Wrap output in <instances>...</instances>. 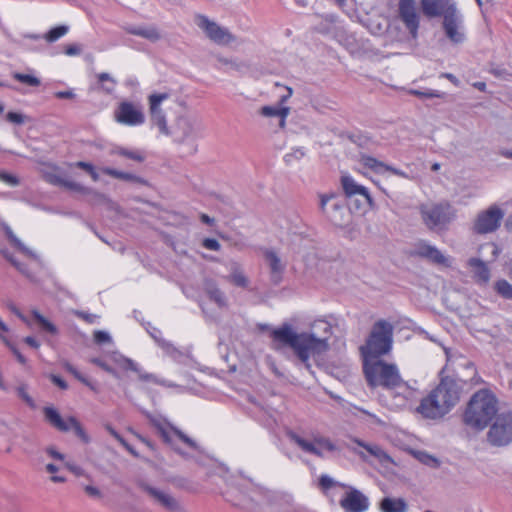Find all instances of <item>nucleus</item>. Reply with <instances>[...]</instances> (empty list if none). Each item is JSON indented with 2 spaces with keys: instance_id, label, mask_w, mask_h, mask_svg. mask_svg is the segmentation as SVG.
Masks as SVG:
<instances>
[{
  "instance_id": "nucleus-43",
  "label": "nucleus",
  "mask_w": 512,
  "mask_h": 512,
  "mask_svg": "<svg viewBox=\"0 0 512 512\" xmlns=\"http://www.w3.org/2000/svg\"><path fill=\"white\" fill-rule=\"evenodd\" d=\"M92 204H112V201L103 193L88 188L86 194Z\"/></svg>"
},
{
  "instance_id": "nucleus-1",
  "label": "nucleus",
  "mask_w": 512,
  "mask_h": 512,
  "mask_svg": "<svg viewBox=\"0 0 512 512\" xmlns=\"http://www.w3.org/2000/svg\"><path fill=\"white\" fill-rule=\"evenodd\" d=\"M332 335L331 324L323 319L315 320L309 332L297 333L285 323L271 332V347L277 352L290 348L298 360L311 371L310 357L319 356L329 349L328 340Z\"/></svg>"
},
{
  "instance_id": "nucleus-25",
  "label": "nucleus",
  "mask_w": 512,
  "mask_h": 512,
  "mask_svg": "<svg viewBox=\"0 0 512 512\" xmlns=\"http://www.w3.org/2000/svg\"><path fill=\"white\" fill-rule=\"evenodd\" d=\"M361 162L363 163V165L365 167L371 169L373 172H375L377 174H384L385 172H391L394 175H397V176H400L403 178H408V175L404 171L397 169L395 167H392L390 165H387V164L377 160L374 157L362 156Z\"/></svg>"
},
{
  "instance_id": "nucleus-33",
  "label": "nucleus",
  "mask_w": 512,
  "mask_h": 512,
  "mask_svg": "<svg viewBox=\"0 0 512 512\" xmlns=\"http://www.w3.org/2000/svg\"><path fill=\"white\" fill-rule=\"evenodd\" d=\"M354 442L364 448L370 456L378 459L379 461L388 460L389 456L387 453L377 444H369L360 439H354Z\"/></svg>"
},
{
  "instance_id": "nucleus-36",
  "label": "nucleus",
  "mask_w": 512,
  "mask_h": 512,
  "mask_svg": "<svg viewBox=\"0 0 512 512\" xmlns=\"http://www.w3.org/2000/svg\"><path fill=\"white\" fill-rule=\"evenodd\" d=\"M129 33L146 38L150 41H157L160 39V34L155 27H135L129 29Z\"/></svg>"
},
{
  "instance_id": "nucleus-10",
  "label": "nucleus",
  "mask_w": 512,
  "mask_h": 512,
  "mask_svg": "<svg viewBox=\"0 0 512 512\" xmlns=\"http://www.w3.org/2000/svg\"><path fill=\"white\" fill-rule=\"evenodd\" d=\"M320 210L325 217L335 226H343L348 216V211L343 200L335 194H321Z\"/></svg>"
},
{
  "instance_id": "nucleus-45",
  "label": "nucleus",
  "mask_w": 512,
  "mask_h": 512,
  "mask_svg": "<svg viewBox=\"0 0 512 512\" xmlns=\"http://www.w3.org/2000/svg\"><path fill=\"white\" fill-rule=\"evenodd\" d=\"M13 78L29 86H38L40 84L39 79L30 74L16 72L13 74Z\"/></svg>"
},
{
  "instance_id": "nucleus-57",
  "label": "nucleus",
  "mask_w": 512,
  "mask_h": 512,
  "mask_svg": "<svg viewBox=\"0 0 512 512\" xmlns=\"http://www.w3.org/2000/svg\"><path fill=\"white\" fill-rule=\"evenodd\" d=\"M84 490L91 497H96V498L101 497L100 490L95 486L87 485V486H85Z\"/></svg>"
},
{
  "instance_id": "nucleus-59",
  "label": "nucleus",
  "mask_w": 512,
  "mask_h": 512,
  "mask_svg": "<svg viewBox=\"0 0 512 512\" xmlns=\"http://www.w3.org/2000/svg\"><path fill=\"white\" fill-rule=\"evenodd\" d=\"M64 52L68 56H75L80 53V48L77 45H67Z\"/></svg>"
},
{
  "instance_id": "nucleus-14",
  "label": "nucleus",
  "mask_w": 512,
  "mask_h": 512,
  "mask_svg": "<svg viewBox=\"0 0 512 512\" xmlns=\"http://www.w3.org/2000/svg\"><path fill=\"white\" fill-rule=\"evenodd\" d=\"M195 21L198 27L206 33L207 37L218 45H227L234 40V36L227 29L210 21L204 15H197Z\"/></svg>"
},
{
  "instance_id": "nucleus-55",
  "label": "nucleus",
  "mask_w": 512,
  "mask_h": 512,
  "mask_svg": "<svg viewBox=\"0 0 512 512\" xmlns=\"http://www.w3.org/2000/svg\"><path fill=\"white\" fill-rule=\"evenodd\" d=\"M75 314L77 315V317L83 319L84 321H86L89 324L95 323V321L98 318L97 315L90 314V313H87V312H84V311H77Z\"/></svg>"
},
{
  "instance_id": "nucleus-63",
  "label": "nucleus",
  "mask_w": 512,
  "mask_h": 512,
  "mask_svg": "<svg viewBox=\"0 0 512 512\" xmlns=\"http://www.w3.org/2000/svg\"><path fill=\"white\" fill-rule=\"evenodd\" d=\"M24 342L27 345H29L30 347L35 348V349L39 348V346H40V343L32 336L25 337Z\"/></svg>"
},
{
  "instance_id": "nucleus-54",
  "label": "nucleus",
  "mask_w": 512,
  "mask_h": 512,
  "mask_svg": "<svg viewBox=\"0 0 512 512\" xmlns=\"http://www.w3.org/2000/svg\"><path fill=\"white\" fill-rule=\"evenodd\" d=\"M63 367L67 372L71 373L79 381L84 377L82 373H80L72 364L67 361L63 363Z\"/></svg>"
},
{
  "instance_id": "nucleus-60",
  "label": "nucleus",
  "mask_w": 512,
  "mask_h": 512,
  "mask_svg": "<svg viewBox=\"0 0 512 512\" xmlns=\"http://www.w3.org/2000/svg\"><path fill=\"white\" fill-rule=\"evenodd\" d=\"M11 351L13 352V354L15 355V357L17 358V360L21 363V364H26L27 360L26 358L22 355V353L13 345H10L8 344Z\"/></svg>"
},
{
  "instance_id": "nucleus-27",
  "label": "nucleus",
  "mask_w": 512,
  "mask_h": 512,
  "mask_svg": "<svg viewBox=\"0 0 512 512\" xmlns=\"http://www.w3.org/2000/svg\"><path fill=\"white\" fill-rule=\"evenodd\" d=\"M117 363L122 369L131 370V371L137 373L138 378L141 381H144V382H155L156 381V377L153 374L142 371L139 368L138 364L130 358L121 356L119 359H117Z\"/></svg>"
},
{
  "instance_id": "nucleus-11",
  "label": "nucleus",
  "mask_w": 512,
  "mask_h": 512,
  "mask_svg": "<svg viewBox=\"0 0 512 512\" xmlns=\"http://www.w3.org/2000/svg\"><path fill=\"white\" fill-rule=\"evenodd\" d=\"M503 217V210L497 205H491L477 215L473 224V231L477 234L492 233L500 227Z\"/></svg>"
},
{
  "instance_id": "nucleus-52",
  "label": "nucleus",
  "mask_w": 512,
  "mask_h": 512,
  "mask_svg": "<svg viewBox=\"0 0 512 512\" xmlns=\"http://www.w3.org/2000/svg\"><path fill=\"white\" fill-rule=\"evenodd\" d=\"M94 341L97 343V344H104V343H109L111 342V337L110 335L105 332V331H96L94 333Z\"/></svg>"
},
{
  "instance_id": "nucleus-4",
  "label": "nucleus",
  "mask_w": 512,
  "mask_h": 512,
  "mask_svg": "<svg viewBox=\"0 0 512 512\" xmlns=\"http://www.w3.org/2000/svg\"><path fill=\"white\" fill-rule=\"evenodd\" d=\"M423 15L427 18L445 17L456 9L451 0H420ZM398 17L413 39L418 36L420 15L416 0H399Z\"/></svg>"
},
{
  "instance_id": "nucleus-15",
  "label": "nucleus",
  "mask_w": 512,
  "mask_h": 512,
  "mask_svg": "<svg viewBox=\"0 0 512 512\" xmlns=\"http://www.w3.org/2000/svg\"><path fill=\"white\" fill-rule=\"evenodd\" d=\"M289 438L297 444L303 451L313 454L318 457H322L323 453L322 450L327 451H335L336 446L334 443L330 441V439L325 437H318L315 438L313 442L308 441L302 437H300L298 434L294 432L288 433Z\"/></svg>"
},
{
  "instance_id": "nucleus-48",
  "label": "nucleus",
  "mask_w": 512,
  "mask_h": 512,
  "mask_svg": "<svg viewBox=\"0 0 512 512\" xmlns=\"http://www.w3.org/2000/svg\"><path fill=\"white\" fill-rule=\"evenodd\" d=\"M0 180L9 186L15 187L19 185L20 181L17 176L10 174L6 171L0 170Z\"/></svg>"
},
{
  "instance_id": "nucleus-41",
  "label": "nucleus",
  "mask_w": 512,
  "mask_h": 512,
  "mask_svg": "<svg viewBox=\"0 0 512 512\" xmlns=\"http://www.w3.org/2000/svg\"><path fill=\"white\" fill-rule=\"evenodd\" d=\"M496 292L505 299H512V285L507 280H498L495 283Z\"/></svg>"
},
{
  "instance_id": "nucleus-18",
  "label": "nucleus",
  "mask_w": 512,
  "mask_h": 512,
  "mask_svg": "<svg viewBox=\"0 0 512 512\" xmlns=\"http://www.w3.org/2000/svg\"><path fill=\"white\" fill-rule=\"evenodd\" d=\"M348 491L340 499L339 504L345 512H365L369 508V500L361 491L348 485Z\"/></svg>"
},
{
  "instance_id": "nucleus-21",
  "label": "nucleus",
  "mask_w": 512,
  "mask_h": 512,
  "mask_svg": "<svg viewBox=\"0 0 512 512\" xmlns=\"http://www.w3.org/2000/svg\"><path fill=\"white\" fill-rule=\"evenodd\" d=\"M460 16L457 9L445 15L443 18V28L449 40L455 44H459L464 40V33L460 29Z\"/></svg>"
},
{
  "instance_id": "nucleus-35",
  "label": "nucleus",
  "mask_w": 512,
  "mask_h": 512,
  "mask_svg": "<svg viewBox=\"0 0 512 512\" xmlns=\"http://www.w3.org/2000/svg\"><path fill=\"white\" fill-rule=\"evenodd\" d=\"M264 256L266 261L268 262V265L273 276H279L284 270V266L282 265L280 258L272 250H267Z\"/></svg>"
},
{
  "instance_id": "nucleus-28",
  "label": "nucleus",
  "mask_w": 512,
  "mask_h": 512,
  "mask_svg": "<svg viewBox=\"0 0 512 512\" xmlns=\"http://www.w3.org/2000/svg\"><path fill=\"white\" fill-rule=\"evenodd\" d=\"M45 420L59 431L67 432L70 430L68 420L65 421L60 413L53 407H45L43 409Z\"/></svg>"
},
{
  "instance_id": "nucleus-23",
  "label": "nucleus",
  "mask_w": 512,
  "mask_h": 512,
  "mask_svg": "<svg viewBox=\"0 0 512 512\" xmlns=\"http://www.w3.org/2000/svg\"><path fill=\"white\" fill-rule=\"evenodd\" d=\"M341 185L347 197L362 196L370 207L373 206L374 202L368 189L358 184L351 176H342Z\"/></svg>"
},
{
  "instance_id": "nucleus-58",
  "label": "nucleus",
  "mask_w": 512,
  "mask_h": 512,
  "mask_svg": "<svg viewBox=\"0 0 512 512\" xmlns=\"http://www.w3.org/2000/svg\"><path fill=\"white\" fill-rule=\"evenodd\" d=\"M305 155L304 151L302 149H297L291 154H287L285 156V160L287 163H290L292 161V158L300 159Z\"/></svg>"
},
{
  "instance_id": "nucleus-44",
  "label": "nucleus",
  "mask_w": 512,
  "mask_h": 512,
  "mask_svg": "<svg viewBox=\"0 0 512 512\" xmlns=\"http://www.w3.org/2000/svg\"><path fill=\"white\" fill-rule=\"evenodd\" d=\"M116 153L120 156L126 157L137 162H143L145 160L143 152L139 150H128L125 148H119L116 151Z\"/></svg>"
},
{
  "instance_id": "nucleus-22",
  "label": "nucleus",
  "mask_w": 512,
  "mask_h": 512,
  "mask_svg": "<svg viewBox=\"0 0 512 512\" xmlns=\"http://www.w3.org/2000/svg\"><path fill=\"white\" fill-rule=\"evenodd\" d=\"M413 255L425 258L435 264L448 266V259L441 253V251L435 246L424 241L416 244Z\"/></svg>"
},
{
  "instance_id": "nucleus-2",
  "label": "nucleus",
  "mask_w": 512,
  "mask_h": 512,
  "mask_svg": "<svg viewBox=\"0 0 512 512\" xmlns=\"http://www.w3.org/2000/svg\"><path fill=\"white\" fill-rule=\"evenodd\" d=\"M363 372L367 384L372 388L382 387L388 390L395 399L396 406H405L414 397V388L401 378L395 364L380 359L363 361Z\"/></svg>"
},
{
  "instance_id": "nucleus-20",
  "label": "nucleus",
  "mask_w": 512,
  "mask_h": 512,
  "mask_svg": "<svg viewBox=\"0 0 512 512\" xmlns=\"http://www.w3.org/2000/svg\"><path fill=\"white\" fill-rule=\"evenodd\" d=\"M139 487L152 497L159 505L169 512H187L180 502L172 495L150 486L145 482H140Z\"/></svg>"
},
{
  "instance_id": "nucleus-39",
  "label": "nucleus",
  "mask_w": 512,
  "mask_h": 512,
  "mask_svg": "<svg viewBox=\"0 0 512 512\" xmlns=\"http://www.w3.org/2000/svg\"><path fill=\"white\" fill-rule=\"evenodd\" d=\"M68 32V27L65 25H59L56 27H53L50 29L45 35L44 39L49 42L53 43L60 39L61 37L65 36Z\"/></svg>"
},
{
  "instance_id": "nucleus-51",
  "label": "nucleus",
  "mask_w": 512,
  "mask_h": 512,
  "mask_svg": "<svg viewBox=\"0 0 512 512\" xmlns=\"http://www.w3.org/2000/svg\"><path fill=\"white\" fill-rule=\"evenodd\" d=\"M202 246L204 248H206L208 250H212V251H219L221 248L220 243L216 239H213V238H205L202 241Z\"/></svg>"
},
{
  "instance_id": "nucleus-38",
  "label": "nucleus",
  "mask_w": 512,
  "mask_h": 512,
  "mask_svg": "<svg viewBox=\"0 0 512 512\" xmlns=\"http://www.w3.org/2000/svg\"><path fill=\"white\" fill-rule=\"evenodd\" d=\"M32 316L44 331L52 335L58 333L57 327L52 322L47 320L44 316H42L37 310L32 311Z\"/></svg>"
},
{
  "instance_id": "nucleus-40",
  "label": "nucleus",
  "mask_w": 512,
  "mask_h": 512,
  "mask_svg": "<svg viewBox=\"0 0 512 512\" xmlns=\"http://www.w3.org/2000/svg\"><path fill=\"white\" fill-rule=\"evenodd\" d=\"M68 424L70 426V429H73L74 433L77 437H79L84 443H88L90 441L89 436L83 429L80 422L73 416L68 418Z\"/></svg>"
},
{
  "instance_id": "nucleus-13",
  "label": "nucleus",
  "mask_w": 512,
  "mask_h": 512,
  "mask_svg": "<svg viewBox=\"0 0 512 512\" xmlns=\"http://www.w3.org/2000/svg\"><path fill=\"white\" fill-rule=\"evenodd\" d=\"M170 98L167 92L152 93L147 97L148 112L152 125L167 128V108L165 102Z\"/></svg>"
},
{
  "instance_id": "nucleus-31",
  "label": "nucleus",
  "mask_w": 512,
  "mask_h": 512,
  "mask_svg": "<svg viewBox=\"0 0 512 512\" xmlns=\"http://www.w3.org/2000/svg\"><path fill=\"white\" fill-rule=\"evenodd\" d=\"M103 173L106 175H109L111 177H114L116 179L135 182V183L142 184V185L147 184L146 180H144L143 178H141L137 175H134L132 173H127V172H122V171H119V170H116L113 168H109V167L104 168Z\"/></svg>"
},
{
  "instance_id": "nucleus-56",
  "label": "nucleus",
  "mask_w": 512,
  "mask_h": 512,
  "mask_svg": "<svg viewBox=\"0 0 512 512\" xmlns=\"http://www.w3.org/2000/svg\"><path fill=\"white\" fill-rule=\"evenodd\" d=\"M50 380L52 381L53 384H55L62 390H66L68 388V384L66 383V381H64L61 377L57 375H50Z\"/></svg>"
},
{
  "instance_id": "nucleus-64",
  "label": "nucleus",
  "mask_w": 512,
  "mask_h": 512,
  "mask_svg": "<svg viewBox=\"0 0 512 512\" xmlns=\"http://www.w3.org/2000/svg\"><path fill=\"white\" fill-rule=\"evenodd\" d=\"M66 466H67V468H68L71 472H73V473H74L75 475H77V476L82 475V474H83V472H84V471H83V469H82L81 467H79V466H77V465H75V464L67 463V464H66Z\"/></svg>"
},
{
  "instance_id": "nucleus-61",
  "label": "nucleus",
  "mask_w": 512,
  "mask_h": 512,
  "mask_svg": "<svg viewBox=\"0 0 512 512\" xmlns=\"http://www.w3.org/2000/svg\"><path fill=\"white\" fill-rule=\"evenodd\" d=\"M46 452L49 456L57 459V460H63L64 459V455L61 454L60 452H58L54 447H48L46 449Z\"/></svg>"
},
{
  "instance_id": "nucleus-32",
  "label": "nucleus",
  "mask_w": 512,
  "mask_h": 512,
  "mask_svg": "<svg viewBox=\"0 0 512 512\" xmlns=\"http://www.w3.org/2000/svg\"><path fill=\"white\" fill-rule=\"evenodd\" d=\"M227 281L235 286L246 288L248 286V278L245 276L240 266L234 263L231 267V273L226 277Z\"/></svg>"
},
{
  "instance_id": "nucleus-7",
  "label": "nucleus",
  "mask_w": 512,
  "mask_h": 512,
  "mask_svg": "<svg viewBox=\"0 0 512 512\" xmlns=\"http://www.w3.org/2000/svg\"><path fill=\"white\" fill-rule=\"evenodd\" d=\"M423 223L429 230H443L453 218V210L449 203L421 205L419 208Z\"/></svg>"
},
{
  "instance_id": "nucleus-34",
  "label": "nucleus",
  "mask_w": 512,
  "mask_h": 512,
  "mask_svg": "<svg viewBox=\"0 0 512 512\" xmlns=\"http://www.w3.org/2000/svg\"><path fill=\"white\" fill-rule=\"evenodd\" d=\"M319 486L326 496H330L332 494V490L336 487H348V485L335 481L332 477L325 474L320 476Z\"/></svg>"
},
{
  "instance_id": "nucleus-29",
  "label": "nucleus",
  "mask_w": 512,
  "mask_h": 512,
  "mask_svg": "<svg viewBox=\"0 0 512 512\" xmlns=\"http://www.w3.org/2000/svg\"><path fill=\"white\" fill-rule=\"evenodd\" d=\"M379 509L381 512H407L408 504L404 498L384 497Z\"/></svg>"
},
{
  "instance_id": "nucleus-12",
  "label": "nucleus",
  "mask_w": 512,
  "mask_h": 512,
  "mask_svg": "<svg viewBox=\"0 0 512 512\" xmlns=\"http://www.w3.org/2000/svg\"><path fill=\"white\" fill-rule=\"evenodd\" d=\"M114 118L123 125L140 126L145 122V113L140 103L122 101L114 111Z\"/></svg>"
},
{
  "instance_id": "nucleus-8",
  "label": "nucleus",
  "mask_w": 512,
  "mask_h": 512,
  "mask_svg": "<svg viewBox=\"0 0 512 512\" xmlns=\"http://www.w3.org/2000/svg\"><path fill=\"white\" fill-rule=\"evenodd\" d=\"M487 441L495 447H504L512 443V410L503 411L495 416L487 432Z\"/></svg>"
},
{
  "instance_id": "nucleus-46",
  "label": "nucleus",
  "mask_w": 512,
  "mask_h": 512,
  "mask_svg": "<svg viewBox=\"0 0 512 512\" xmlns=\"http://www.w3.org/2000/svg\"><path fill=\"white\" fill-rule=\"evenodd\" d=\"M8 240L10 241V243L13 246H15L17 249H19L25 255L32 257V258L36 257V255L29 248H27L15 234L10 236L8 238Z\"/></svg>"
},
{
  "instance_id": "nucleus-16",
  "label": "nucleus",
  "mask_w": 512,
  "mask_h": 512,
  "mask_svg": "<svg viewBox=\"0 0 512 512\" xmlns=\"http://www.w3.org/2000/svg\"><path fill=\"white\" fill-rule=\"evenodd\" d=\"M241 497L236 503L247 510H254L261 502H269L272 498V492L265 487L252 485L249 491H240Z\"/></svg>"
},
{
  "instance_id": "nucleus-50",
  "label": "nucleus",
  "mask_w": 512,
  "mask_h": 512,
  "mask_svg": "<svg viewBox=\"0 0 512 512\" xmlns=\"http://www.w3.org/2000/svg\"><path fill=\"white\" fill-rule=\"evenodd\" d=\"M64 187L69 190L82 193L84 195L86 194V191H88L87 187H84L77 182L69 181V180H65Z\"/></svg>"
},
{
  "instance_id": "nucleus-30",
  "label": "nucleus",
  "mask_w": 512,
  "mask_h": 512,
  "mask_svg": "<svg viewBox=\"0 0 512 512\" xmlns=\"http://www.w3.org/2000/svg\"><path fill=\"white\" fill-rule=\"evenodd\" d=\"M347 138L360 148L372 149L376 146V141L363 130H350Z\"/></svg>"
},
{
  "instance_id": "nucleus-19",
  "label": "nucleus",
  "mask_w": 512,
  "mask_h": 512,
  "mask_svg": "<svg viewBox=\"0 0 512 512\" xmlns=\"http://www.w3.org/2000/svg\"><path fill=\"white\" fill-rule=\"evenodd\" d=\"M139 487L152 497L159 505L169 512H187L180 502L172 495L150 486L145 482H140Z\"/></svg>"
},
{
  "instance_id": "nucleus-3",
  "label": "nucleus",
  "mask_w": 512,
  "mask_h": 512,
  "mask_svg": "<svg viewBox=\"0 0 512 512\" xmlns=\"http://www.w3.org/2000/svg\"><path fill=\"white\" fill-rule=\"evenodd\" d=\"M463 382L453 377H444L440 383L421 400L417 411L427 419L445 416L458 403Z\"/></svg>"
},
{
  "instance_id": "nucleus-5",
  "label": "nucleus",
  "mask_w": 512,
  "mask_h": 512,
  "mask_svg": "<svg viewBox=\"0 0 512 512\" xmlns=\"http://www.w3.org/2000/svg\"><path fill=\"white\" fill-rule=\"evenodd\" d=\"M497 412V399L486 389L477 391L471 397L463 415L467 426L476 430H483Z\"/></svg>"
},
{
  "instance_id": "nucleus-42",
  "label": "nucleus",
  "mask_w": 512,
  "mask_h": 512,
  "mask_svg": "<svg viewBox=\"0 0 512 512\" xmlns=\"http://www.w3.org/2000/svg\"><path fill=\"white\" fill-rule=\"evenodd\" d=\"M415 456L422 464L426 466H429L431 468H438L440 466V461L433 455L428 454L427 452L418 451L415 453Z\"/></svg>"
},
{
  "instance_id": "nucleus-49",
  "label": "nucleus",
  "mask_w": 512,
  "mask_h": 512,
  "mask_svg": "<svg viewBox=\"0 0 512 512\" xmlns=\"http://www.w3.org/2000/svg\"><path fill=\"white\" fill-rule=\"evenodd\" d=\"M91 362L94 363L95 365L99 366L100 368H102L104 371L108 372L115 378H119L118 372L115 369H113L110 365H108L105 361L101 360L100 358H93L91 360Z\"/></svg>"
},
{
  "instance_id": "nucleus-62",
  "label": "nucleus",
  "mask_w": 512,
  "mask_h": 512,
  "mask_svg": "<svg viewBox=\"0 0 512 512\" xmlns=\"http://www.w3.org/2000/svg\"><path fill=\"white\" fill-rule=\"evenodd\" d=\"M7 259L11 262L13 266H15L20 272L24 273L26 271V266L20 262H18L14 257L7 256Z\"/></svg>"
},
{
  "instance_id": "nucleus-53",
  "label": "nucleus",
  "mask_w": 512,
  "mask_h": 512,
  "mask_svg": "<svg viewBox=\"0 0 512 512\" xmlns=\"http://www.w3.org/2000/svg\"><path fill=\"white\" fill-rule=\"evenodd\" d=\"M6 119L15 125H21L23 123V115L17 112H9L6 115Z\"/></svg>"
},
{
  "instance_id": "nucleus-47",
  "label": "nucleus",
  "mask_w": 512,
  "mask_h": 512,
  "mask_svg": "<svg viewBox=\"0 0 512 512\" xmlns=\"http://www.w3.org/2000/svg\"><path fill=\"white\" fill-rule=\"evenodd\" d=\"M18 396L32 409L36 408L35 401L28 394L26 385H21L17 388Z\"/></svg>"
},
{
  "instance_id": "nucleus-17",
  "label": "nucleus",
  "mask_w": 512,
  "mask_h": 512,
  "mask_svg": "<svg viewBox=\"0 0 512 512\" xmlns=\"http://www.w3.org/2000/svg\"><path fill=\"white\" fill-rule=\"evenodd\" d=\"M276 88H280L284 90V93L280 95V103L277 106H264L261 108L260 113L265 117H275L278 119V126L280 128H284L286 118L289 114V108L283 106L282 104L286 102L292 96V89L288 86L281 85L279 83L275 84Z\"/></svg>"
},
{
  "instance_id": "nucleus-6",
  "label": "nucleus",
  "mask_w": 512,
  "mask_h": 512,
  "mask_svg": "<svg viewBox=\"0 0 512 512\" xmlns=\"http://www.w3.org/2000/svg\"><path fill=\"white\" fill-rule=\"evenodd\" d=\"M393 325L386 320L376 321L365 341L360 347V353L363 361L379 359L381 356L387 355L392 350L393 344Z\"/></svg>"
},
{
  "instance_id": "nucleus-37",
  "label": "nucleus",
  "mask_w": 512,
  "mask_h": 512,
  "mask_svg": "<svg viewBox=\"0 0 512 512\" xmlns=\"http://www.w3.org/2000/svg\"><path fill=\"white\" fill-rule=\"evenodd\" d=\"M159 347L165 352L166 355L176 361H180L184 356V353L175 347V345L170 341L159 340Z\"/></svg>"
},
{
  "instance_id": "nucleus-24",
  "label": "nucleus",
  "mask_w": 512,
  "mask_h": 512,
  "mask_svg": "<svg viewBox=\"0 0 512 512\" xmlns=\"http://www.w3.org/2000/svg\"><path fill=\"white\" fill-rule=\"evenodd\" d=\"M203 290L208 298L214 302L218 308H228V300L225 293L219 288L215 280L206 278L203 282Z\"/></svg>"
},
{
  "instance_id": "nucleus-26",
  "label": "nucleus",
  "mask_w": 512,
  "mask_h": 512,
  "mask_svg": "<svg viewBox=\"0 0 512 512\" xmlns=\"http://www.w3.org/2000/svg\"><path fill=\"white\" fill-rule=\"evenodd\" d=\"M468 265L472 270L473 278L479 284H486L490 279V270L486 263L478 258H470Z\"/></svg>"
},
{
  "instance_id": "nucleus-9",
  "label": "nucleus",
  "mask_w": 512,
  "mask_h": 512,
  "mask_svg": "<svg viewBox=\"0 0 512 512\" xmlns=\"http://www.w3.org/2000/svg\"><path fill=\"white\" fill-rule=\"evenodd\" d=\"M148 417L151 424L156 429L157 434L162 438V440L166 444H169L178 454L184 455L183 452L175 446L173 435L180 439L191 449L198 450L197 443L178 428L160 419L152 417L151 415H148Z\"/></svg>"
}]
</instances>
